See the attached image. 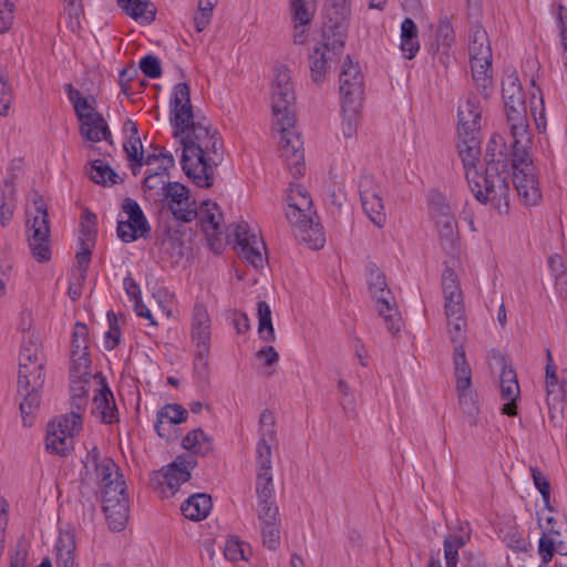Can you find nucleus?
Wrapping results in <instances>:
<instances>
[{"instance_id": "obj_61", "label": "nucleus", "mask_w": 567, "mask_h": 567, "mask_svg": "<svg viewBox=\"0 0 567 567\" xmlns=\"http://www.w3.org/2000/svg\"><path fill=\"white\" fill-rule=\"evenodd\" d=\"M12 87L8 83V76L0 73V115L7 116L12 104Z\"/></svg>"}, {"instance_id": "obj_63", "label": "nucleus", "mask_w": 567, "mask_h": 567, "mask_svg": "<svg viewBox=\"0 0 567 567\" xmlns=\"http://www.w3.org/2000/svg\"><path fill=\"white\" fill-rule=\"evenodd\" d=\"M140 69L151 79H157L162 74L161 62L157 56L152 54L144 56L140 61Z\"/></svg>"}, {"instance_id": "obj_33", "label": "nucleus", "mask_w": 567, "mask_h": 567, "mask_svg": "<svg viewBox=\"0 0 567 567\" xmlns=\"http://www.w3.org/2000/svg\"><path fill=\"white\" fill-rule=\"evenodd\" d=\"M350 14L349 0H328L327 17L329 25L326 24L324 29L338 35V31H342L346 38V20Z\"/></svg>"}, {"instance_id": "obj_38", "label": "nucleus", "mask_w": 567, "mask_h": 567, "mask_svg": "<svg viewBox=\"0 0 567 567\" xmlns=\"http://www.w3.org/2000/svg\"><path fill=\"white\" fill-rule=\"evenodd\" d=\"M75 539L71 532L61 533L56 544V567H75Z\"/></svg>"}, {"instance_id": "obj_2", "label": "nucleus", "mask_w": 567, "mask_h": 567, "mask_svg": "<svg viewBox=\"0 0 567 567\" xmlns=\"http://www.w3.org/2000/svg\"><path fill=\"white\" fill-rule=\"evenodd\" d=\"M295 92L286 68L275 69L271 84V109L274 114L272 134L278 143L280 156L295 178L305 171L302 141L295 130L292 103Z\"/></svg>"}, {"instance_id": "obj_46", "label": "nucleus", "mask_w": 567, "mask_h": 567, "mask_svg": "<svg viewBox=\"0 0 567 567\" xmlns=\"http://www.w3.org/2000/svg\"><path fill=\"white\" fill-rule=\"evenodd\" d=\"M16 194L17 189L12 182H4L1 188V204H0V224L2 227L8 226L13 217L16 209Z\"/></svg>"}, {"instance_id": "obj_52", "label": "nucleus", "mask_w": 567, "mask_h": 567, "mask_svg": "<svg viewBox=\"0 0 567 567\" xmlns=\"http://www.w3.org/2000/svg\"><path fill=\"white\" fill-rule=\"evenodd\" d=\"M487 154L492 159L489 164H495L499 172L505 171L504 161L507 155V147L504 137L499 134H494L487 145Z\"/></svg>"}, {"instance_id": "obj_6", "label": "nucleus", "mask_w": 567, "mask_h": 567, "mask_svg": "<svg viewBox=\"0 0 567 567\" xmlns=\"http://www.w3.org/2000/svg\"><path fill=\"white\" fill-rule=\"evenodd\" d=\"M533 138L527 146H519L516 142L512 143L513 155V183L518 197L525 206H535L542 199L538 178L535 166L530 159V148Z\"/></svg>"}, {"instance_id": "obj_1", "label": "nucleus", "mask_w": 567, "mask_h": 567, "mask_svg": "<svg viewBox=\"0 0 567 567\" xmlns=\"http://www.w3.org/2000/svg\"><path fill=\"white\" fill-rule=\"evenodd\" d=\"M169 107L174 136L183 145V171L197 186H212L214 168L224 157L223 142L217 130L212 127L207 118L195 117L186 83L174 86Z\"/></svg>"}, {"instance_id": "obj_64", "label": "nucleus", "mask_w": 567, "mask_h": 567, "mask_svg": "<svg viewBox=\"0 0 567 567\" xmlns=\"http://www.w3.org/2000/svg\"><path fill=\"white\" fill-rule=\"evenodd\" d=\"M107 319L110 328L105 332V348L112 350L120 343L121 331L117 326V320L113 312H107Z\"/></svg>"}, {"instance_id": "obj_43", "label": "nucleus", "mask_w": 567, "mask_h": 567, "mask_svg": "<svg viewBox=\"0 0 567 567\" xmlns=\"http://www.w3.org/2000/svg\"><path fill=\"white\" fill-rule=\"evenodd\" d=\"M89 381L90 379H71L70 383L72 411L69 414H79L81 420L87 405Z\"/></svg>"}, {"instance_id": "obj_36", "label": "nucleus", "mask_w": 567, "mask_h": 567, "mask_svg": "<svg viewBox=\"0 0 567 567\" xmlns=\"http://www.w3.org/2000/svg\"><path fill=\"white\" fill-rule=\"evenodd\" d=\"M65 92L69 101L72 103L78 120H82L93 114H99L96 99L92 95L83 96L72 84H65Z\"/></svg>"}, {"instance_id": "obj_16", "label": "nucleus", "mask_w": 567, "mask_h": 567, "mask_svg": "<svg viewBox=\"0 0 567 567\" xmlns=\"http://www.w3.org/2000/svg\"><path fill=\"white\" fill-rule=\"evenodd\" d=\"M234 235L239 257L255 268L262 267L265 244L261 237L245 221L236 225Z\"/></svg>"}, {"instance_id": "obj_28", "label": "nucleus", "mask_w": 567, "mask_h": 567, "mask_svg": "<svg viewBox=\"0 0 567 567\" xmlns=\"http://www.w3.org/2000/svg\"><path fill=\"white\" fill-rule=\"evenodd\" d=\"M124 131L128 134L124 142L123 148L130 162L133 175H137L144 165L143 145L137 133V125L135 122L128 120L124 123Z\"/></svg>"}, {"instance_id": "obj_18", "label": "nucleus", "mask_w": 567, "mask_h": 567, "mask_svg": "<svg viewBox=\"0 0 567 567\" xmlns=\"http://www.w3.org/2000/svg\"><path fill=\"white\" fill-rule=\"evenodd\" d=\"M122 207L127 218L118 220V237L124 243H131L140 237H144L150 231V226L137 202L126 198Z\"/></svg>"}, {"instance_id": "obj_25", "label": "nucleus", "mask_w": 567, "mask_h": 567, "mask_svg": "<svg viewBox=\"0 0 567 567\" xmlns=\"http://www.w3.org/2000/svg\"><path fill=\"white\" fill-rule=\"evenodd\" d=\"M94 379L96 380L99 389L93 398L92 413L105 424L117 422L118 411L115 405L113 392L103 377L95 375Z\"/></svg>"}, {"instance_id": "obj_11", "label": "nucleus", "mask_w": 567, "mask_h": 567, "mask_svg": "<svg viewBox=\"0 0 567 567\" xmlns=\"http://www.w3.org/2000/svg\"><path fill=\"white\" fill-rule=\"evenodd\" d=\"M82 430L79 414H62L48 424L47 451L60 456L68 455L74 447V437Z\"/></svg>"}, {"instance_id": "obj_47", "label": "nucleus", "mask_w": 567, "mask_h": 567, "mask_svg": "<svg viewBox=\"0 0 567 567\" xmlns=\"http://www.w3.org/2000/svg\"><path fill=\"white\" fill-rule=\"evenodd\" d=\"M183 447L198 455H206L212 450L210 439L202 429H195L183 439Z\"/></svg>"}, {"instance_id": "obj_20", "label": "nucleus", "mask_w": 567, "mask_h": 567, "mask_svg": "<svg viewBox=\"0 0 567 567\" xmlns=\"http://www.w3.org/2000/svg\"><path fill=\"white\" fill-rule=\"evenodd\" d=\"M555 554L559 556L567 555V524H560L558 527H543V533L538 543V555L540 557L539 567L547 566Z\"/></svg>"}, {"instance_id": "obj_4", "label": "nucleus", "mask_w": 567, "mask_h": 567, "mask_svg": "<svg viewBox=\"0 0 567 567\" xmlns=\"http://www.w3.org/2000/svg\"><path fill=\"white\" fill-rule=\"evenodd\" d=\"M502 96L507 126L513 138L519 146H527L532 138L529 113L525 93L515 72H508L502 81Z\"/></svg>"}, {"instance_id": "obj_30", "label": "nucleus", "mask_w": 567, "mask_h": 567, "mask_svg": "<svg viewBox=\"0 0 567 567\" xmlns=\"http://www.w3.org/2000/svg\"><path fill=\"white\" fill-rule=\"evenodd\" d=\"M79 121L82 137L90 142L107 141L111 136L109 125L101 113L93 114Z\"/></svg>"}, {"instance_id": "obj_10", "label": "nucleus", "mask_w": 567, "mask_h": 567, "mask_svg": "<svg viewBox=\"0 0 567 567\" xmlns=\"http://www.w3.org/2000/svg\"><path fill=\"white\" fill-rule=\"evenodd\" d=\"M45 357L40 333H30L22 339L19 355L18 382L22 386H42L44 383Z\"/></svg>"}, {"instance_id": "obj_50", "label": "nucleus", "mask_w": 567, "mask_h": 567, "mask_svg": "<svg viewBox=\"0 0 567 567\" xmlns=\"http://www.w3.org/2000/svg\"><path fill=\"white\" fill-rule=\"evenodd\" d=\"M174 164L175 161L171 153L150 154L144 159V165L147 166L146 174H158L159 176H167Z\"/></svg>"}, {"instance_id": "obj_60", "label": "nucleus", "mask_w": 567, "mask_h": 567, "mask_svg": "<svg viewBox=\"0 0 567 567\" xmlns=\"http://www.w3.org/2000/svg\"><path fill=\"white\" fill-rule=\"evenodd\" d=\"M71 347V352L87 353V328L85 324L80 322L75 324Z\"/></svg>"}, {"instance_id": "obj_58", "label": "nucleus", "mask_w": 567, "mask_h": 567, "mask_svg": "<svg viewBox=\"0 0 567 567\" xmlns=\"http://www.w3.org/2000/svg\"><path fill=\"white\" fill-rule=\"evenodd\" d=\"M167 176H159L158 174H146L143 183L144 192L148 194L150 197H156L165 194V188L169 182H166Z\"/></svg>"}, {"instance_id": "obj_29", "label": "nucleus", "mask_w": 567, "mask_h": 567, "mask_svg": "<svg viewBox=\"0 0 567 567\" xmlns=\"http://www.w3.org/2000/svg\"><path fill=\"white\" fill-rule=\"evenodd\" d=\"M259 522L262 544L275 550L280 544V518L279 511L256 512Z\"/></svg>"}, {"instance_id": "obj_59", "label": "nucleus", "mask_w": 567, "mask_h": 567, "mask_svg": "<svg viewBox=\"0 0 567 567\" xmlns=\"http://www.w3.org/2000/svg\"><path fill=\"white\" fill-rule=\"evenodd\" d=\"M291 8V11H292V18H293V34H292V38H293V42L296 44H303L305 41H306V27L311 22L313 16H315V11H316V6H311V9H310V14L307 19H301V18H298V16L296 14V7H290Z\"/></svg>"}, {"instance_id": "obj_31", "label": "nucleus", "mask_w": 567, "mask_h": 567, "mask_svg": "<svg viewBox=\"0 0 567 567\" xmlns=\"http://www.w3.org/2000/svg\"><path fill=\"white\" fill-rule=\"evenodd\" d=\"M275 416L269 411H264L259 417V441L257 443V460H261V453L267 452L268 460L272 458L271 445L276 442Z\"/></svg>"}, {"instance_id": "obj_62", "label": "nucleus", "mask_w": 567, "mask_h": 567, "mask_svg": "<svg viewBox=\"0 0 567 567\" xmlns=\"http://www.w3.org/2000/svg\"><path fill=\"white\" fill-rule=\"evenodd\" d=\"M458 396V403L462 410L468 414L474 415L478 411L476 394L471 388H464L463 390H456Z\"/></svg>"}, {"instance_id": "obj_56", "label": "nucleus", "mask_w": 567, "mask_h": 567, "mask_svg": "<svg viewBox=\"0 0 567 567\" xmlns=\"http://www.w3.org/2000/svg\"><path fill=\"white\" fill-rule=\"evenodd\" d=\"M539 89H536L530 93L529 97V113L534 117L535 125L538 130V132H544L546 128V122L544 117V101L542 95L539 94Z\"/></svg>"}, {"instance_id": "obj_27", "label": "nucleus", "mask_w": 567, "mask_h": 567, "mask_svg": "<svg viewBox=\"0 0 567 567\" xmlns=\"http://www.w3.org/2000/svg\"><path fill=\"white\" fill-rule=\"evenodd\" d=\"M187 410L179 404H167L157 412L155 430L157 434L165 439L171 440L173 437V427L187 417Z\"/></svg>"}, {"instance_id": "obj_24", "label": "nucleus", "mask_w": 567, "mask_h": 567, "mask_svg": "<svg viewBox=\"0 0 567 567\" xmlns=\"http://www.w3.org/2000/svg\"><path fill=\"white\" fill-rule=\"evenodd\" d=\"M196 465L192 455H179L174 462L161 470L162 481L159 484L166 486L174 495L178 487L190 478V470Z\"/></svg>"}, {"instance_id": "obj_3", "label": "nucleus", "mask_w": 567, "mask_h": 567, "mask_svg": "<svg viewBox=\"0 0 567 567\" xmlns=\"http://www.w3.org/2000/svg\"><path fill=\"white\" fill-rule=\"evenodd\" d=\"M478 133L457 134V152L465 169L471 192L481 203H491L499 214L509 209V174L488 164L484 174L477 169L481 156Z\"/></svg>"}, {"instance_id": "obj_57", "label": "nucleus", "mask_w": 567, "mask_h": 567, "mask_svg": "<svg viewBox=\"0 0 567 567\" xmlns=\"http://www.w3.org/2000/svg\"><path fill=\"white\" fill-rule=\"evenodd\" d=\"M96 235V217L90 212H84L81 220L79 243L93 246Z\"/></svg>"}, {"instance_id": "obj_54", "label": "nucleus", "mask_w": 567, "mask_h": 567, "mask_svg": "<svg viewBox=\"0 0 567 567\" xmlns=\"http://www.w3.org/2000/svg\"><path fill=\"white\" fill-rule=\"evenodd\" d=\"M70 379H91L89 353L71 352Z\"/></svg>"}, {"instance_id": "obj_32", "label": "nucleus", "mask_w": 567, "mask_h": 567, "mask_svg": "<svg viewBox=\"0 0 567 567\" xmlns=\"http://www.w3.org/2000/svg\"><path fill=\"white\" fill-rule=\"evenodd\" d=\"M197 215L199 216L203 230L209 239L221 234L220 220L223 216L216 203L204 202L199 209H197Z\"/></svg>"}, {"instance_id": "obj_45", "label": "nucleus", "mask_w": 567, "mask_h": 567, "mask_svg": "<svg viewBox=\"0 0 567 567\" xmlns=\"http://www.w3.org/2000/svg\"><path fill=\"white\" fill-rule=\"evenodd\" d=\"M293 234L297 240L307 244L312 249H320L326 243L321 225L313 223L312 218L306 227L297 228Z\"/></svg>"}, {"instance_id": "obj_26", "label": "nucleus", "mask_w": 567, "mask_h": 567, "mask_svg": "<svg viewBox=\"0 0 567 567\" xmlns=\"http://www.w3.org/2000/svg\"><path fill=\"white\" fill-rule=\"evenodd\" d=\"M501 398L505 401L501 412L508 416L517 415L516 401L520 396V389L517 375L514 369L503 367L499 379Z\"/></svg>"}, {"instance_id": "obj_41", "label": "nucleus", "mask_w": 567, "mask_h": 567, "mask_svg": "<svg viewBox=\"0 0 567 567\" xmlns=\"http://www.w3.org/2000/svg\"><path fill=\"white\" fill-rule=\"evenodd\" d=\"M41 388L42 386H33L31 384L22 386V384L18 382V393L22 398V401L20 402V410L25 425H31V420H29V417L32 416L40 405L39 391Z\"/></svg>"}, {"instance_id": "obj_9", "label": "nucleus", "mask_w": 567, "mask_h": 567, "mask_svg": "<svg viewBox=\"0 0 567 567\" xmlns=\"http://www.w3.org/2000/svg\"><path fill=\"white\" fill-rule=\"evenodd\" d=\"M468 55L473 80L478 87L486 90L492 83L493 53L488 34L481 25L470 30Z\"/></svg>"}, {"instance_id": "obj_13", "label": "nucleus", "mask_w": 567, "mask_h": 567, "mask_svg": "<svg viewBox=\"0 0 567 567\" xmlns=\"http://www.w3.org/2000/svg\"><path fill=\"white\" fill-rule=\"evenodd\" d=\"M212 320L206 307L196 302L193 309L190 338L195 346L196 369H207V357L210 350Z\"/></svg>"}, {"instance_id": "obj_5", "label": "nucleus", "mask_w": 567, "mask_h": 567, "mask_svg": "<svg viewBox=\"0 0 567 567\" xmlns=\"http://www.w3.org/2000/svg\"><path fill=\"white\" fill-rule=\"evenodd\" d=\"M32 207L27 209L25 236L32 257L38 262L51 259L50 221L47 205L37 193Z\"/></svg>"}, {"instance_id": "obj_17", "label": "nucleus", "mask_w": 567, "mask_h": 567, "mask_svg": "<svg viewBox=\"0 0 567 567\" xmlns=\"http://www.w3.org/2000/svg\"><path fill=\"white\" fill-rule=\"evenodd\" d=\"M312 200L307 189L301 185H291L287 196L286 218L292 227H306L311 219Z\"/></svg>"}, {"instance_id": "obj_19", "label": "nucleus", "mask_w": 567, "mask_h": 567, "mask_svg": "<svg viewBox=\"0 0 567 567\" xmlns=\"http://www.w3.org/2000/svg\"><path fill=\"white\" fill-rule=\"evenodd\" d=\"M363 75L349 58L343 62L339 76L340 103L362 104Z\"/></svg>"}, {"instance_id": "obj_55", "label": "nucleus", "mask_w": 567, "mask_h": 567, "mask_svg": "<svg viewBox=\"0 0 567 567\" xmlns=\"http://www.w3.org/2000/svg\"><path fill=\"white\" fill-rule=\"evenodd\" d=\"M64 2L66 25L72 32H78L81 29L83 17L82 0H64Z\"/></svg>"}, {"instance_id": "obj_44", "label": "nucleus", "mask_w": 567, "mask_h": 567, "mask_svg": "<svg viewBox=\"0 0 567 567\" xmlns=\"http://www.w3.org/2000/svg\"><path fill=\"white\" fill-rule=\"evenodd\" d=\"M361 104L341 103V134L346 140L357 135Z\"/></svg>"}, {"instance_id": "obj_35", "label": "nucleus", "mask_w": 567, "mask_h": 567, "mask_svg": "<svg viewBox=\"0 0 567 567\" xmlns=\"http://www.w3.org/2000/svg\"><path fill=\"white\" fill-rule=\"evenodd\" d=\"M453 365L455 377L456 390L472 386V369L466 359L465 349L463 346L457 344L453 351Z\"/></svg>"}, {"instance_id": "obj_22", "label": "nucleus", "mask_w": 567, "mask_h": 567, "mask_svg": "<svg viewBox=\"0 0 567 567\" xmlns=\"http://www.w3.org/2000/svg\"><path fill=\"white\" fill-rule=\"evenodd\" d=\"M360 197L363 210L370 220L378 227H382L386 220L381 189L374 186L371 178H363L360 182Z\"/></svg>"}, {"instance_id": "obj_34", "label": "nucleus", "mask_w": 567, "mask_h": 567, "mask_svg": "<svg viewBox=\"0 0 567 567\" xmlns=\"http://www.w3.org/2000/svg\"><path fill=\"white\" fill-rule=\"evenodd\" d=\"M212 498L209 495L198 493L189 496L182 504L183 515L190 520L198 522L206 518L212 509Z\"/></svg>"}, {"instance_id": "obj_12", "label": "nucleus", "mask_w": 567, "mask_h": 567, "mask_svg": "<svg viewBox=\"0 0 567 567\" xmlns=\"http://www.w3.org/2000/svg\"><path fill=\"white\" fill-rule=\"evenodd\" d=\"M344 47V37L342 31H338V35H330L323 29L322 41L316 43L309 54V64L311 78L315 82L321 81L332 62L342 52Z\"/></svg>"}, {"instance_id": "obj_21", "label": "nucleus", "mask_w": 567, "mask_h": 567, "mask_svg": "<svg viewBox=\"0 0 567 567\" xmlns=\"http://www.w3.org/2000/svg\"><path fill=\"white\" fill-rule=\"evenodd\" d=\"M481 99L473 92L464 94L457 106V134L478 133L481 127Z\"/></svg>"}, {"instance_id": "obj_53", "label": "nucleus", "mask_w": 567, "mask_h": 567, "mask_svg": "<svg viewBox=\"0 0 567 567\" xmlns=\"http://www.w3.org/2000/svg\"><path fill=\"white\" fill-rule=\"evenodd\" d=\"M447 322V333L450 336L451 341L457 346L461 344L464 347V342L466 341V318L464 315H455L453 317H446Z\"/></svg>"}, {"instance_id": "obj_23", "label": "nucleus", "mask_w": 567, "mask_h": 567, "mask_svg": "<svg viewBox=\"0 0 567 567\" xmlns=\"http://www.w3.org/2000/svg\"><path fill=\"white\" fill-rule=\"evenodd\" d=\"M442 291L444 296L445 317L465 313L463 291L453 269L446 267L442 274Z\"/></svg>"}, {"instance_id": "obj_7", "label": "nucleus", "mask_w": 567, "mask_h": 567, "mask_svg": "<svg viewBox=\"0 0 567 567\" xmlns=\"http://www.w3.org/2000/svg\"><path fill=\"white\" fill-rule=\"evenodd\" d=\"M94 467L95 481L101 489L102 506L128 502L126 484L118 466L110 457L99 460L96 447L89 454L86 468Z\"/></svg>"}, {"instance_id": "obj_8", "label": "nucleus", "mask_w": 567, "mask_h": 567, "mask_svg": "<svg viewBox=\"0 0 567 567\" xmlns=\"http://www.w3.org/2000/svg\"><path fill=\"white\" fill-rule=\"evenodd\" d=\"M368 286L371 297L375 301V309L383 318L388 331L392 334L398 333L402 326L401 315L384 274L374 265L368 268Z\"/></svg>"}, {"instance_id": "obj_39", "label": "nucleus", "mask_w": 567, "mask_h": 567, "mask_svg": "<svg viewBox=\"0 0 567 567\" xmlns=\"http://www.w3.org/2000/svg\"><path fill=\"white\" fill-rule=\"evenodd\" d=\"M442 247L454 252L458 239L456 223L450 213H442L436 220Z\"/></svg>"}, {"instance_id": "obj_48", "label": "nucleus", "mask_w": 567, "mask_h": 567, "mask_svg": "<svg viewBox=\"0 0 567 567\" xmlns=\"http://www.w3.org/2000/svg\"><path fill=\"white\" fill-rule=\"evenodd\" d=\"M89 177L96 184L114 185L117 183V174L102 159H95L91 163L87 171Z\"/></svg>"}, {"instance_id": "obj_37", "label": "nucleus", "mask_w": 567, "mask_h": 567, "mask_svg": "<svg viewBox=\"0 0 567 567\" xmlns=\"http://www.w3.org/2000/svg\"><path fill=\"white\" fill-rule=\"evenodd\" d=\"M123 11L141 23H150L155 18L156 9L148 0H118Z\"/></svg>"}, {"instance_id": "obj_15", "label": "nucleus", "mask_w": 567, "mask_h": 567, "mask_svg": "<svg viewBox=\"0 0 567 567\" xmlns=\"http://www.w3.org/2000/svg\"><path fill=\"white\" fill-rule=\"evenodd\" d=\"M162 198L176 220L189 223L197 217L196 203L185 185L178 182L168 183Z\"/></svg>"}, {"instance_id": "obj_49", "label": "nucleus", "mask_w": 567, "mask_h": 567, "mask_svg": "<svg viewBox=\"0 0 567 567\" xmlns=\"http://www.w3.org/2000/svg\"><path fill=\"white\" fill-rule=\"evenodd\" d=\"M258 334L266 342H272L276 339L271 321V310L266 301H259L257 305Z\"/></svg>"}, {"instance_id": "obj_51", "label": "nucleus", "mask_w": 567, "mask_h": 567, "mask_svg": "<svg viewBox=\"0 0 567 567\" xmlns=\"http://www.w3.org/2000/svg\"><path fill=\"white\" fill-rule=\"evenodd\" d=\"M251 554L250 546L244 542H241L237 537H229L226 540L224 548V556L227 560L237 563L249 559Z\"/></svg>"}, {"instance_id": "obj_14", "label": "nucleus", "mask_w": 567, "mask_h": 567, "mask_svg": "<svg viewBox=\"0 0 567 567\" xmlns=\"http://www.w3.org/2000/svg\"><path fill=\"white\" fill-rule=\"evenodd\" d=\"M255 493L257 498L256 512L279 511L275 498V485L272 476V460L268 454L261 453V460H257V474Z\"/></svg>"}, {"instance_id": "obj_42", "label": "nucleus", "mask_w": 567, "mask_h": 567, "mask_svg": "<svg viewBox=\"0 0 567 567\" xmlns=\"http://www.w3.org/2000/svg\"><path fill=\"white\" fill-rule=\"evenodd\" d=\"M102 508L110 529L121 532L125 528L130 516L128 502L104 505Z\"/></svg>"}, {"instance_id": "obj_40", "label": "nucleus", "mask_w": 567, "mask_h": 567, "mask_svg": "<svg viewBox=\"0 0 567 567\" xmlns=\"http://www.w3.org/2000/svg\"><path fill=\"white\" fill-rule=\"evenodd\" d=\"M400 49L409 60L413 59L420 50L417 27L411 18H405L401 24Z\"/></svg>"}]
</instances>
